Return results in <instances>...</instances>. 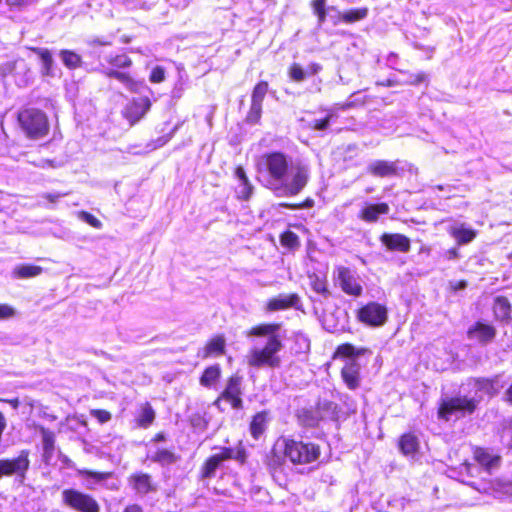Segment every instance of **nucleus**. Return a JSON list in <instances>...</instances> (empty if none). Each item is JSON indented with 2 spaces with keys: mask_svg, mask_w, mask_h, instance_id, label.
Segmentation results:
<instances>
[{
  "mask_svg": "<svg viewBox=\"0 0 512 512\" xmlns=\"http://www.w3.org/2000/svg\"><path fill=\"white\" fill-rule=\"evenodd\" d=\"M258 174L263 177V186L277 196L294 197L301 193L309 182L306 166L291 165V158L281 151L262 154L256 164Z\"/></svg>",
  "mask_w": 512,
  "mask_h": 512,
  "instance_id": "1",
  "label": "nucleus"
},
{
  "mask_svg": "<svg viewBox=\"0 0 512 512\" xmlns=\"http://www.w3.org/2000/svg\"><path fill=\"white\" fill-rule=\"evenodd\" d=\"M320 455L319 444L282 436L273 443L265 456L264 463L273 478H277L284 473L286 461L296 466L309 465L316 462Z\"/></svg>",
  "mask_w": 512,
  "mask_h": 512,
  "instance_id": "2",
  "label": "nucleus"
},
{
  "mask_svg": "<svg viewBox=\"0 0 512 512\" xmlns=\"http://www.w3.org/2000/svg\"><path fill=\"white\" fill-rule=\"evenodd\" d=\"M281 326L280 322H263L251 326L245 332L247 337H268L263 347H253L248 351L246 363L249 367L277 369L281 366L279 352L284 347L282 338L278 334Z\"/></svg>",
  "mask_w": 512,
  "mask_h": 512,
  "instance_id": "3",
  "label": "nucleus"
},
{
  "mask_svg": "<svg viewBox=\"0 0 512 512\" xmlns=\"http://www.w3.org/2000/svg\"><path fill=\"white\" fill-rule=\"evenodd\" d=\"M247 451L243 445L237 448L223 446L220 448L219 453L209 455L204 459L199 467L197 478L199 481H206L214 478L216 472L223 466V463L228 460H236L240 465L247 462Z\"/></svg>",
  "mask_w": 512,
  "mask_h": 512,
  "instance_id": "4",
  "label": "nucleus"
},
{
  "mask_svg": "<svg viewBox=\"0 0 512 512\" xmlns=\"http://www.w3.org/2000/svg\"><path fill=\"white\" fill-rule=\"evenodd\" d=\"M106 62L110 65V68L102 70L106 77L118 80L132 93H140L146 88L143 80L136 79L131 73L123 71V69L130 68L133 64L132 59L128 55H109L106 58Z\"/></svg>",
  "mask_w": 512,
  "mask_h": 512,
  "instance_id": "5",
  "label": "nucleus"
},
{
  "mask_svg": "<svg viewBox=\"0 0 512 512\" xmlns=\"http://www.w3.org/2000/svg\"><path fill=\"white\" fill-rule=\"evenodd\" d=\"M17 121L24 135L31 140L44 138L49 134L50 124L44 111L34 107L21 109Z\"/></svg>",
  "mask_w": 512,
  "mask_h": 512,
  "instance_id": "6",
  "label": "nucleus"
},
{
  "mask_svg": "<svg viewBox=\"0 0 512 512\" xmlns=\"http://www.w3.org/2000/svg\"><path fill=\"white\" fill-rule=\"evenodd\" d=\"M479 402L480 399L461 394L441 398L437 406V418L447 422L454 415H472L477 411Z\"/></svg>",
  "mask_w": 512,
  "mask_h": 512,
  "instance_id": "7",
  "label": "nucleus"
},
{
  "mask_svg": "<svg viewBox=\"0 0 512 512\" xmlns=\"http://www.w3.org/2000/svg\"><path fill=\"white\" fill-rule=\"evenodd\" d=\"M64 506L75 512H101L98 500L90 493L76 488H65L61 492Z\"/></svg>",
  "mask_w": 512,
  "mask_h": 512,
  "instance_id": "8",
  "label": "nucleus"
},
{
  "mask_svg": "<svg viewBox=\"0 0 512 512\" xmlns=\"http://www.w3.org/2000/svg\"><path fill=\"white\" fill-rule=\"evenodd\" d=\"M355 318L359 323L366 327H382L388 321V308L383 303L369 301L361 304L355 310Z\"/></svg>",
  "mask_w": 512,
  "mask_h": 512,
  "instance_id": "9",
  "label": "nucleus"
},
{
  "mask_svg": "<svg viewBox=\"0 0 512 512\" xmlns=\"http://www.w3.org/2000/svg\"><path fill=\"white\" fill-rule=\"evenodd\" d=\"M337 404L330 400H319L313 407L298 409L295 417L299 426L307 429L317 428L324 419V414L334 412Z\"/></svg>",
  "mask_w": 512,
  "mask_h": 512,
  "instance_id": "10",
  "label": "nucleus"
},
{
  "mask_svg": "<svg viewBox=\"0 0 512 512\" xmlns=\"http://www.w3.org/2000/svg\"><path fill=\"white\" fill-rule=\"evenodd\" d=\"M243 377L239 373H233L227 377L225 387L214 400V405L219 406L222 401L227 402L232 409L240 410L243 408Z\"/></svg>",
  "mask_w": 512,
  "mask_h": 512,
  "instance_id": "11",
  "label": "nucleus"
},
{
  "mask_svg": "<svg viewBox=\"0 0 512 512\" xmlns=\"http://www.w3.org/2000/svg\"><path fill=\"white\" fill-rule=\"evenodd\" d=\"M30 451L21 450L16 457L0 459V478L18 476L22 479L30 468Z\"/></svg>",
  "mask_w": 512,
  "mask_h": 512,
  "instance_id": "12",
  "label": "nucleus"
},
{
  "mask_svg": "<svg viewBox=\"0 0 512 512\" xmlns=\"http://www.w3.org/2000/svg\"><path fill=\"white\" fill-rule=\"evenodd\" d=\"M269 91V83L266 80L258 81L251 92V101L250 108L246 114L245 121L248 124H259L262 111H263V102Z\"/></svg>",
  "mask_w": 512,
  "mask_h": 512,
  "instance_id": "13",
  "label": "nucleus"
},
{
  "mask_svg": "<svg viewBox=\"0 0 512 512\" xmlns=\"http://www.w3.org/2000/svg\"><path fill=\"white\" fill-rule=\"evenodd\" d=\"M336 273L339 287L344 294L355 298L363 295V286L353 270L346 266H338Z\"/></svg>",
  "mask_w": 512,
  "mask_h": 512,
  "instance_id": "14",
  "label": "nucleus"
},
{
  "mask_svg": "<svg viewBox=\"0 0 512 512\" xmlns=\"http://www.w3.org/2000/svg\"><path fill=\"white\" fill-rule=\"evenodd\" d=\"M466 335L469 340L485 346L495 340L497 329L491 322L477 320L468 327Z\"/></svg>",
  "mask_w": 512,
  "mask_h": 512,
  "instance_id": "15",
  "label": "nucleus"
},
{
  "mask_svg": "<svg viewBox=\"0 0 512 512\" xmlns=\"http://www.w3.org/2000/svg\"><path fill=\"white\" fill-rule=\"evenodd\" d=\"M151 106L149 97H133L126 103L122 115L130 125H135L147 114Z\"/></svg>",
  "mask_w": 512,
  "mask_h": 512,
  "instance_id": "16",
  "label": "nucleus"
},
{
  "mask_svg": "<svg viewBox=\"0 0 512 512\" xmlns=\"http://www.w3.org/2000/svg\"><path fill=\"white\" fill-rule=\"evenodd\" d=\"M469 384L475 389V392L480 395H485L489 399L496 397L503 388V383L500 380V375L492 376H477L469 379Z\"/></svg>",
  "mask_w": 512,
  "mask_h": 512,
  "instance_id": "17",
  "label": "nucleus"
},
{
  "mask_svg": "<svg viewBox=\"0 0 512 512\" xmlns=\"http://www.w3.org/2000/svg\"><path fill=\"white\" fill-rule=\"evenodd\" d=\"M264 309L267 313L289 309L301 310L302 301L297 293L279 294L269 298L265 303Z\"/></svg>",
  "mask_w": 512,
  "mask_h": 512,
  "instance_id": "18",
  "label": "nucleus"
},
{
  "mask_svg": "<svg viewBox=\"0 0 512 512\" xmlns=\"http://www.w3.org/2000/svg\"><path fill=\"white\" fill-rule=\"evenodd\" d=\"M472 456L475 462L484 468L485 471L490 472L493 468L499 467L501 463V456L494 454L491 449L483 446H472Z\"/></svg>",
  "mask_w": 512,
  "mask_h": 512,
  "instance_id": "19",
  "label": "nucleus"
},
{
  "mask_svg": "<svg viewBox=\"0 0 512 512\" xmlns=\"http://www.w3.org/2000/svg\"><path fill=\"white\" fill-rule=\"evenodd\" d=\"M128 482L133 491L140 495L153 493L157 490V485L153 482L149 473L137 471L129 475Z\"/></svg>",
  "mask_w": 512,
  "mask_h": 512,
  "instance_id": "20",
  "label": "nucleus"
},
{
  "mask_svg": "<svg viewBox=\"0 0 512 512\" xmlns=\"http://www.w3.org/2000/svg\"><path fill=\"white\" fill-rule=\"evenodd\" d=\"M360 370V364L355 359L346 362L341 368V379L349 390L354 391L360 387L362 379Z\"/></svg>",
  "mask_w": 512,
  "mask_h": 512,
  "instance_id": "21",
  "label": "nucleus"
},
{
  "mask_svg": "<svg viewBox=\"0 0 512 512\" xmlns=\"http://www.w3.org/2000/svg\"><path fill=\"white\" fill-rule=\"evenodd\" d=\"M379 239L388 251L408 253L411 249L409 237L401 233H383Z\"/></svg>",
  "mask_w": 512,
  "mask_h": 512,
  "instance_id": "22",
  "label": "nucleus"
},
{
  "mask_svg": "<svg viewBox=\"0 0 512 512\" xmlns=\"http://www.w3.org/2000/svg\"><path fill=\"white\" fill-rule=\"evenodd\" d=\"M397 447L403 456L414 457L420 450V441L414 432H404L398 438Z\"/></svg>",
  "mask_w": 512,
  "mask_h": 512,
  "instance_id": "23",
  "label": "nucleus"
},
{
  "mask_svg": "<svg viewBox=\"0 0 512 512\" xmlns=\"http://www.w3.org/2000/svg\"><path fill=\"white\" fill-rule=\"evenodd\" d=\"M448 233L458 246L467 245L473 242L478 236V231L468 227L465 223L451 226L448 229Z\"/></svg>",
  "mask_w": 512,
  "mask_h": 512,
  "instance_id": "24",
  "label": "nucleus"
},
{
  "mask_svg": "<svg viewBox=\"0 0 512 512\" xmlns=\"http://www.w3.org/2000/svg\"><path fill=\"white\" fill-rule=\"evenodd\" d=\"M270 421V412L262 410L255 413L249 423V432L254 440H259L266 432Z\"/></svg>",
  "mask_w": 512,
  "mask_h": 512,
  "instance_id": "25",
  "label": "nucleus"
},
{
  "mask_svg": "<svg viewBox=\"0 0 512 512\" xmlns=\"http://www.w3.org/2000/svg\"><path fill=\"white\" fill-rule=\"evenodd\" d=\"M156 412L148 401L139 405L133 422L137 428L148 429L155 421Z\"/></svg>",
  "mask_w": 512,
  "mask_h": 512,
  "instance_id": "26",
  "label": "nucleus"
},
{
  "mask_svg": "<svg viewBox=\"0 0 512 512\" xmlns=\"http://www.w3.org/2000/svg\"><path fill=\"white\" fill-rule=\"evenodd\" d=\"M226 353V339L223 334H216L209 338L202 351V358L219 357Z\"/></svg>",
  "mask_w": 512,
  "mask_h": 512,
  "instance_id": "27",
  "label": "nucleus"
},
{
  "mask_svg": "<svg viewBox=\"0 0 512 512\" xmlns=\"http://www.w3.org/2000/svg\"><path fill=\"white\" fill-rule=\"evenodd\" d=\"M389 210V205L385 202L367 204L359 211L358 217L364 222L374 223L379 220L380 215L388 214Z\"/></svg>",
  "mask_w": 512,
  "mask_h": 512,
  "instance_id": "28",
  "label": "nucleus"
},
{
  "mask_svg": "<svg viewBox=\"0 0 512 512\" xmlns=\"http://www.w3.org/2000/svg\"><path fill=\"white\" fill-rule=\"evenodd\" d=\"M368 172L376 177H390L399 174L397 162L387 160H376L368 166Z\"/></svg>",
  "mask_w": 512,
  "mask_h": 512,
  "instance_id": "29",
  "label": "nucleus"
},
{
  "mask_svg": "<svg viewBox=\"0 0 512 512\" xmlns=\"http://www.w3.org/2000/svg\"><path fill=\"white\" fill-rule=\"evenodd\" d=\"M222 377V368L220 364L214 363L204 368L199 377V383L205 388H215Z\"/></svg>",
  "mask_w": 512,
  "mask_h": 512,
  "instance_id": "30",
  "label": "nucleus"
},
{
  "mask_svg": "<svg viewBox=\"0 0 512 512\" xmlns=\"http://www.w3.org/2000/svg\"><path fill=\"white\" fill-rule=\"evenodd\" d=\"M235 176L241 183V188L236 191V198L240 201H248L253 195L254 187L251 184L244 168L238 165L234 169Z\"/></svg>",
  "mask_w": 512,
  "mask_h": 512,
  "instance_id": "31",
  "label": "nucleus"
},
{
  "mask_svg": "<svg viewBox=\"0 0 512 512\" xmlns=\"http://www.w3.org/2000/svg\"><path fill=\"white\" fill-rule=\"evenodd\" d=\"M320 70L321 65L318 63H311L304 71L299 63L294 62L288 67V76L294 82H302L307 76L316 75Z\"/></svg>",
  "mask_w": 512,
  "mask_h": 512,
  "instance_id": "32",
  "label": "nucleus"
},
{
  "mask_svg": "<svg viewBox=\"0 0 512 512\" xmlns=\"http://www.w3.org/2000/svg\"><path fill=\"white\" fill-rule=\"evenodd\" d=\"M369 350L365 347L357 348L352 343L345 342L338 345L333 352L332 359L355 358L366 354Z\"/></svg>",
  "mask_w": 512,
  "mask_h": 512,
  "instance_id": "33",
  "label": "nucleus"
},
{
  "mask_svg": "<svg viewBox=\"0 0 512 512\" xmlns=\"http://www.w3.org/2000/svg\"><path fill=\"white\" fill-rule=\"evenodd\" d=\"M368 12L369 10L367 7L352 8L344 12H339L337 19L334 20V24H338L340 22L345 24L356 23L365 19L368 15Z\"/></svg>",
  "mask_w": 512,
  "mask_h": 512,
  "instance_id": "34",
  "label": "nucleus"
},
{
  "mask_svg": "<svg viewBox=\"0 0 512 512\" xmlns=\"http://www.w3.org/2000/svg\"><path fill=\"white\" fill-rule=\"evenodd\" d=\"M512 306L508 297L499 295L494 299L493 312L496 319L508 322L511 320Z\"/></svg>",
  "mask_w": 512,
  "mask_h": 512,
  "instance_id": "35",
  "label": "nucleus"
},
{
  "mask_svg": "<svg viewBox=\"0 0 512 512\" xmlns=\"http://www.w3.org/2000/svg\"><path fill=\"white\" fill-rule=\"evenodd\" d=\"M181 459V456L173 449L158 448L155 453L150 457V460L160 466H170L175 464Z\"/></svg>",
  "mask_w": 512,
  "mask_h": 512,
  "instance_id": "36",
  "label": "nucleus"
},
{
  "mask_svg": "<svg viewBox=\"0 0 512 512\" xmlns=\"http://www.w3.org/2000/svg\"><path fill=\"white\" fill-rule=\"evenodd\" d=\"M43 268L35 264H20L16 266L12 275L16 279H29L41 275Z\"/></svg>",
  "mask_w": 512,
  "mask_h": 512,
  "instance_id": "37",
  "label": "nucleus"
},
{
  "mask_svg": "<svg viewBox=\"0 0 512 512\" xmlns=\"http://www.w3.org/2000/svg\"><path fill=\"white\" fill-rule=\"evenodd\" d=\"M310 287L311 289L323 296L324 298H328L331 295V292L328 287V281L325 275H318L316 273L309 274Z\"/></svg>",
  "mask_w": 512,
  "mask_h": 512,
  "instance_id": "38",
  "label": "nucleus"
},
{
  "mask_svg": "<svg viewBox=\"0 0 512 512\" xmlns=\"http://www.w3.org/2000/svg\"><path fill=\"white\" fill-rule=\"evenodd\" d=\"M63 64L70 70L78 69L82 66L83 60L81 55L73 50L62 49L59 53Z\"/></svg>",
  "mask_w": 512,
  "mask_h": 512,
  "instance_id": "39",
  "label": "nucleus"
},
{
  "mask_svg": "<svg viewBox=\"0 0 512 512\" xmlns=\"http://www.w3.org/2000/svg\"><path fill=\"white\" fill-rule=\"evenodd\" d=\"M77 474L83 479L94 480L97 483L113 478L115 476L114 471H95L86 468L77 470Z\"/></svg>",
  "mask_w": 512,
  "mask_h": 512,
  "instance_id": "40",
  "label": "nucleus"
},
{
  "mask_svg": "<svg viewBox=\"0 0 512 512\" xmlns=\"http://www.w3.org/2000/svg\"><path fill=\"white\" fill-rule=\"evenodd\" d=\"M36 429L40 432L42 436L44 454L47 456H51L55 450L54 432L42 425L36 426Z\"/></svg>",
  "mask_w": 512,
  "mask_h": 512,
  "instance_id": "41",
  "label": "nucleus"
},
{
  "mask_svg": "<svg viewBox=\"0 0 512 512\" xmlns=\"http://www.w3.org/2000/svg\"><path fill=\"white\" fill-rule=\"evenodd\" d=\"M279 241L281 246L289 251H295L301 246L299 236L291 230L283 231L279 236Z\"/></svg>",
  "mask_w": 512,
  "mask_h": 512,
  "instance_id": "42",
  "label": "nucleus"
},
{
  "mask_svg": "<svg viewBox=\"0 0 512 512\" xmlns=\"http://www.w3.org/2000/svg\"><path fill=\"white\" fill-rule=\"evenodd\" d=\"M30 50L39 56L43 63L44 74L50 75L53 66V57L47 48L31 47Z\"/></svg>",
  "mask_w": 512,
  "mask_h": 512,
  "instance_id": "43",
  "label": "nucleus"
},
{
  "mask_svg": "<svg viewBox=\"0 0 512 512\" xmlns=\"http://www.w3.org/2000/svg\"><path fill=\"white\" fill-rule=\"evenodd\" d=\"M326 2L327 0H311L310 2L312 12L319 24H323L327 19Z\"/></svg>",
  "mask_w": 512,
  "mask_h": 512,
  "instance_id": "44",
  "label": "nucleus"
},
{
  "mask_svg": "<svg viewBox=\"0 0 512 512\" xmlns=\"http://www.w3.org/2000/svg\"><path fill=\"white\" fill-rule=\"evenodd\" d=\"M77 216L93 228L100 229L102 227V222L88 211H79Z\"/></svg>",
  "mask_w": 512,
  "mask_h": 512,
  "instance_id": "45",
  "label": "nucleus"
},
{
  "mask_svg": "<svg viewBox=\"0 0 512 512\" xmlns=\"http://www.w3.org/2000/svg\"><path fill=\"white\" fill-rule=\"evenodd\" d=\"M314 203H315L314 200L312 198L308 197L299 203L281 202V203H279V206L282 208L293 209V210L308 209V208H312L314 206Z\"/></svg>",
  "mask_w": 512,
  "mask_h": 512,
  "instance_id": "46",
  "label": "nucleus"
},
{
  "mask_svg": "<svg viewBox=\"0 0 512 512\" xmlns=\"http://www.w3.org/2000/svg\"><path fill=\"white\" fill-rule=\"evenodd\" d=\"M149 80L152 83H161L165 80V69L162 66H155L150 72Z\"/></svg>",
  "mask_w": 512,
  "mask_h": 512,
  "instance_id": "47",
  "label": "nucleus"
},
{
  "mask_svg": "<svg viewBox=\"0 0 512 512\" xmlns=\"http://www.w3.org/2000/svg\"><path fill=\"white\" fill-rule=\"evenodd\" d=\"M90 414L98 420L100 424H104L111 420L112 415L105 409H92Z\"/></svg>",
  "mask_w": 512,
  "mask_h": 512,
  "instance_id": "48",
  "label": "nucleus"
},
{
  "mask_svg": "<svg viewBox=\"0 0 512 512\" xmlns=\"http://www.w3.org/2000/svg\"><path fill=\"white\" fill-rule=\"evenodd\" d=\"M332 118V113H329L323 119L315 120L311 124V128L318 131L326 130L329 127L330 120Z\"/></svg>",
  "mask_w": 512,
  "mask_h": 512,
  "instance_id": "49",
  "label": "nucleus"
},
{
  "mask_svg": "<svg viewBox=\"0 0 512 512\" xmlns=\"http://www.w3.org/2000/svg\"><path fill=\"white\" fill-rule=\"evenodd\" d=\"M36 0H5L10 9H22Z\"/></svg>",
  "mask_w": 512,
  "mask_h": 512,
  "instance_id": "50",
  "label": "nucleus"
},
{
  "mask_svg": "<svg viewBox=\"0 0 512 512\" xmlns=\"http://www.w3.org/2000/svg\"><path fill=\"white\" fill-rule=\"evenodd\" d=\"M460 473L469 477L474 476V465L473 463L465 460L460 465Z\"/></svg>",
  "mask_w": 512,
  "mask_h": 512,
  "instance_id": "51",
  "label": "nucleus"
},
{
  "mask_svg": "<svg viewBox=\"0 0 512 512\" xmlns=\"http://www.w3.org/2000/svg\"><path fill=\"white\" fill-rule=\"evenodd\" d=\"M15 315V310L8 304H0V319H8Z\"/></svg>",
  "mask_w": 512,
  "mask_h": 512,
  "instance_id": "52",
  "label": "nucleus"
},
{
  "mask_svg": "<svg viewBox=\"0 0 512 512\" xmlns=\"http://www.w3.org/2000/svg\"><path fill=\"white\" fill-rule=\"evenodd\" d=\"M31 164L33 166L41 167V168H47V167L56 168V167H58V163L53 159H43L40 162L32 161Z\"/></svg>",
  "mask_w": 512,
  "mask_h": 512,
  "instance_id": "53",
  "label": "nucleus"
},
{
  "mask_svg": "<svg viewBox=\"0 0 512 512\" xmlns=\"http://www.w3.org/2000/svg\"><path fill=\"white\" fill-rule=\"evenodd\" d=\"M68 193H44L42 198L50 203H56L62 196H66Z\"/></svg>",
  "mask_w": 512,
  "mask_h": 512,
  "instance_id": "54",
  "label": "nucleus"
},
{
  "mask_svg": "<svg viewBox=\"0 0 512 512\" xmlns=\"http://www.w3.org/2000/svg\"><path fill=\"white\" fill-rule=\"evenodd\" d=\"M449 286L453 292H456L458 290L465 289L467 287V281L462 279V280L450 282Z\"/></svg>",
  "mask_w": 512,
  "mask_h": 512,
  "instance_id": "55",
  "label": "nucleus"
},
{
  "mask_svg": "<svg viewBox=\"0 0 512 512\" xmlns=\"http://www.w3.org/2000/svg\"><path fill=\"white\" fill-rule=\"evenodd\" d=\"M491 485H492V488L495 490V491H502V490H506V488L508 486H510V483L508 482H502L500 479H494L492 482H491Z\"/></svg>",
  "mask_w": 512,
  "mask_h": 512,
  "instance_id": "56",
  "label": "nucleus"
},
{
  "mask_svg": "<svg viewBox=\"0 0 512 512\" xmlns=\"http://www.w3.org/2000/svg\"><path fill=\"white\" fill-rule=\"evenodd\" d=\"M123 512H144L141 505L137 503L129 504L124 509Z\"/></svg>",
  "mask_w": 512,
  "mask_h": 512,
  "instance_id": "57",
  "label": "nucleus"
},
{
  "mask_svg": "<svg viewBox=\"0 0 512 512\" xmlns=\"http://www.w3.org/2000/svg\"><path fill=\"white\" fill-rule=\"evenodd\" d=\"M504 401L512 406V382L508 386L504 394Z\"/></svg>",
  "mask_w": 512,
  "mask_h": 512,
  "instance_id": "58",
  "label": "nucleus"
},
{
  "mask_svg": "<svg viewBox=\"0 0 512 512\" xmlns=\"http://www.w3.org/2000/svg\"><path fill=\"white\" fill-rule=\"evenodd\" d=\"M0 402L8 403L11 405L14 409H17L20 405V401L18 398H12V399H4L0 398Z\"/></svg>",
  "mask_w": 512,
  "mask_h": 512,
  "instance_id": "59",
  "label": "nucleus"
},
{
  "mask_svg": "<svg viewBox=\"0 0 512 512\" xmlns=\"http://www.w3.org/2000/svg\"><path fill=\"white\" fill-rule=\"evenodd\" d=\"M166 441V435L164 432L160 431V432H157L153 437H152V442L154 443H160V442H164Z\"/></svg>",
  "mask_w": 512,
  "mask_h": 512,
  "instance_id": "60",
  "label": "nucleus"
},
{
  "mask_svg": "<svg viewBox=\"0 0 512 512\" xmlns=\"http://www.w3.org/2000/svg\"><path fill=\"white\" fill-rule=\"evenodd\" d=\"M447 256H448V259L452 260V259H457L459 258V251L457 248H450L447 250L446 252Z\"/></svg>",
  "mask_w": 512,
  "mask_h": 512,
  "instance_id": "61",
  "label": "nucleus"
},
{
  "mask_svg": "<svg viewBox=\"0 0 512 512\" xmlns=\"http://www.w3.org/2000/svg\"><path fill=\"white\" fill-rule=\"evenodd\" d=\"M397 84V81L396 80H393V79H387L383 82H378V85H382V86H387V87H391V86H394Z\"/></svg>",
  "mask_w": 512,
  "mask_h": 512,
  "instance_id": "62",
  "label": "nucleus"
},
{
  "mask_svg": "<svg viewBox=\"0 0 512 512\" xmlns=\"http://www.w3.org/2000/svg\"><path fill=\"white\" fill-rule=\"evenodd\" d=\"M425 79H426V75L424 73H419L415 76V79L412 83L419 84V83L423 82Z\"/></svg>",
  "mask_w": 512,
  "mask_h": 512,
  "instance_id": "63",
  "label": "nucleus"
},
{
  "mask_svg": "<svg viewBox=\"0 0 512 512\" xmlns=\"http://www.w3.org/2000/svg\"><path fill=\"white\" fill-rule=\"evenodd\" d=\"M132 40V36H127V35H123L121 38H120V41L123 43V44H128L130 43Z\"/></svg>",
  "mask_w": 512,
  "mask_h": 512,
  "instance_id": "64",
  "label": "nucleus"
}]
</instances>
